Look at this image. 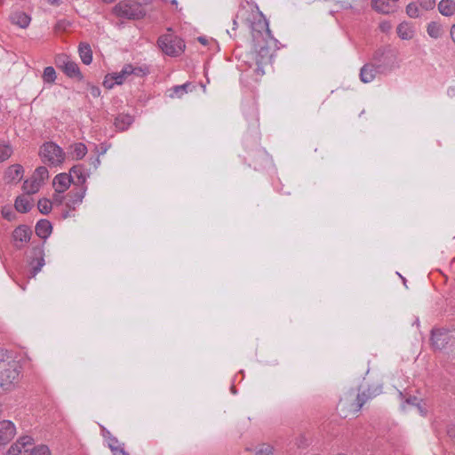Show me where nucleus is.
<instances>
[{
  "label": "nucleus",
  "instance_id": "obj_1",
  "mask_svg": "<svg viewBox=\"0 0 455 455\" xmlns=\"http://www.w3.org/2000/svg\"><path fill=\"white\" fill-rule=\"evenodd\" d=\"M238 22L243 23L251 28L254 41H258L259 37L263 36V34L270 36L268 22L258 7L252 4L247 2L240 6L233 20L234 26H237Z\"/></svg>",
  "mask_w": 455,
  "mask_h": 455
},
{
  "label": "nucleus",
  "instance_id": "obj_2",
  "mask_svg": "<svg viewBox=\"0 0 455 455\" xmlns=\"http://www.w3.org/2000/svg\"><path fill=\"white\" fill-rule=\"evenodd\" d=\"M20 377L19 362L0 350V387L4 391L12 390Z\"/></svg>",
  "mask_w": 455,
  "mask_h": 455
},
{
  "label": "nucleus",
  "instance_id": "obj_3",
  "mask_svg": "<svg viewBox=\"0 0 455 455\" xmlns=\"http://www.w3.org/2000/svg\"><path fill=\"white\" fill-rule=\"evenodd\" d=\"M39 156L44 164L50 166H58L64 162L66 155L59 145L48 141L40 147Z\"/></svg>",
  "mask_w": 455,
  "mask_h": 455
},
{
  "label": "nucleus",
  "instance_id": "obj_4",
  "mask_svg": "<svg viewBox=\"0 0 455 455\" xmlns=\"http://www.w3.org/2000/svg\"><path fill=\"white\" fill-rule=\"evenodd\" d=\"M113 13L119 18L135 20L143 17L144 12L139 3L129 0L120 1L113 8Z\"/></svg>",
  "mask_w": 455,
  "mask_h": 455
},
{
  "label": "nucleus",
  "instance_id": "obj_5",
  "mask_svg": "<svg viewBox=\"0 0 455 455\" xmlns=\"http://www.w3.org/2000/svg\"><path fill=\"white\" fill-rule=\"evenodd\" d=\"M158 45L161 50L169 56H177L185 49L183 40L172 35H164L160 36Z\"/></svg>",
  "mask_w": 455,
  "mask_h": 455
},
{
  "label": "nucleus",
  "instance_id": "obj_6",
  "mask_svg": "<svg viewBox=\"0 0 455 455\" xmlns=\"http://www.w3.org/2000/svg\"><path fill=\"white\" fill-rule=\"evenodd\" d=\"M55 64L70 78L82 80L83 76L76 61L66 54H60L55 58Z\"/></svg>",
  "mask_w": 455,
  "mask_h": 455
},
{
  "label": "nucleus",
  "instance_id": "obj_7",
  "mask_svg": "<svg viewBox=\"0 0 455 455\" xmlns=\"http://www.w3.org/2000/svg\"><path fill=\"white\" fill-rule=\"evenodd\" d=\"M392 71V65L389 63L388 66L383 64L369 63L365 64L360 72L361 81L364 84L372 82L377 74H387Z\"/></svg>",
  "mask_w": 455,
  "mask_h": 455
},
{
  "label": "nucleus",
  "instance_id": "obj_8",
  "mask_svg": "<svg viewBox=\"0 0 455 455\" xmlns=\"http://www.w3.org/2000/svg\"><path fill=\"white\" fill-rule=\"evenodd\" d=\"M34 444L35 441L31 436L22 435L10 446L6 455H29Z\"/></svg>",
  "mask_w": 455,
  "mask_h": 455
},
{
  "label": "nucleus",
  "instance_id": "obj_9",
  "mask_svg": "<svg viewBox=\"0 0 455 455\" xmlns=\"http://www.w3.org/2000/svg\"><path fill=\"white\" fill-rule=\"evenodd\" d=\"M132 71L131 64H126L120 72L108 74L103 81V85L108 89H112L116 84H122L132 75Z\"/></svg>",
  "mask_w": 455,
  "mask_h": 455
},
{
  "label": "nucleus",
  "instance_id": "obj_10",
  "mask_svg": "<svg viewBox=\"0 0 455 455\" xmlns=\"http://www.w3.org/2000/svg\"><path fill=\"white\" fill-rule=\"evenodd\" d=\"M15 424L8 419L0 420V446L5 447L16 435Z\"/></svg>",
  "mask_w": 455,
  "mask_h": 455
},
{
  "label": "nucleus",
  "instance_id": "obj_11",
  "mask_svg": "<svg viewBox=\"0 0 455 455\" xmlns=\"http://www.w3.org/2000/svg\"><path fill=\"white\" fill-rule=\"evenodd\" d=\"M452 332L445 329L433 330L431 343L435 349L441 350L450 342Z\"/></svg>",
  "mask_w": 455,
  "mask_h": 455
},
{
  "label": "nucleus",
  "instance_id": "obj_12",
  "mask_svg": "<svg viewBox=\"0 0 455 455\" xmlns=\"http://www.w3.org/2000/svg\"><path fill=\"white\" fill-rule=\"evenodd\" d=\"M32 253L33 258L29 262L32 267V271L29 275L30 278L35 277L36 274L39 273L42 267L44 266V253L43 248H34Z\"/></svg>",
  "mask_w": 455,
  "mask_h": 455
},
{
  "label": "nucleus",
  "instance_id": "obj_13",
  "mask_svg": "<svg viewBox=\"0 0 455 455\" xmlns=\"http://www.w3.org/2000/svg\"><path fill=\"white\" fill-rule=\"evenodd\" d=\"M86 187L82 186L78 191H71L67 196L66 206L72 211H75L79 206L85 196Z\"/></svg>",
  "mask_w": 455,
  "mask_h": 455
},
{
  "label": "nucleus",
  "instance_id": "obj_14",
  "mask_svg": "<svg viewBox=\"0 0 455 455\" xmlns=\"http://www.w3.org/2000/svg\"><path fill=\"white\" fill-rule=\"evenodd\" d=\"M72 183V178L69 174L67 173H60L56 175L53 179V188L55 193L63 194L66 190L68 189Z\"/></svg>",
  "mask_w": 455,
  "mask_h": 455
},
{
  "label": "nucleus",
  "instance_id": "obj_15",
  "mask_svg": "<svg viewBox=\"0 0 455 455\" xmlns=\"http://www.w3.org/2000/svg\"><path fill=\"white\" fill-rule=\"evenodd\" d=\"M103 436L106 439L108 446L111 450L113 455H129L124 449V443H120L109 431L104 429Z\"/></svg>",
  "mask_w": 455,
  "mask_h": 455
},
{
  "label": "nucleus",
  "instance_id": "obj_16",
  "mask_svg": "<svg viewBox=\"0 0 455 455\" xmlns=\"http://www.w3.org/2000/svg\"><path fill=\"white\" fill-rule=\"evenodd\" d=\"M396 2L393 0H371V8L381 14H389L395 11Z\"/></svg>",
  "mask_w": 455,
  "mask_h": 455
},
{
  "label": "nucleus",
  "instance_id": "obj_17",
  "mask_svg": "<svg viewBox=\"0 0 455 455\" xmlns=\"http://www.w3.org/2000/svg\"><path fill=\"white\" fill-rule=\"evenodd\" d=\"M24 169L20 164L9 166L4 173V180L7 183H18L23 177Z\"/></svg>",
  "mask_w": 455,
  "mask_h": 455
},
{
  "label": "nucleus",
  "instance_id": "obj_18",
  "mask_svg": "<svg viewBox=\"0 0 455 455\" xmlns=\"http://www.w3.org/2000/svg\"><path fill=\"white\" fill-rule=\"evenodd\" d=\"M340 7L344 10H352L355 14H360L367 7V0H342Z\"/></svg>",
  "mask_w": 455,
  "mask_h": 455
},
{
  "label": "nucleus",
  "instance_id": "obj_19",
  "mask_svg": "<svg viewBox=\"0 0 455 455\" xmlns=\"http://www.w3.org/2000/svg\"><path fill=\"white\" fill-rule=\"evenodd\" d=\"M11 22L20 28H27L30 22L31 17L23 11L13 12L10 16Z\"/></svg>",
  "mask_w": 455,
  "mask_h": 455
},
{
  "label": "nucleus",
  "instance_id": "obj_20",
  "mask_svg": "<svg viewBox=\"0 0 455 455\" xmlns=\"http://www.w3.org/2000/svg\"><path fill=\"white\" fill-rule=\"evenodd\" d=\"M396 33L402 40H411L415 36V28L411 22L403 21L396 28Z\"/></svg>",
  "mask_w": 455,
  "mask_h": 455
},
{
  "label": "nucleus",
  "instance_id": "obj_21",
  "mask_svg": "<svg viewBox=\"0 0 455 455\" xmlns=\"http://www.w3.org/2000/svg\"><path fill=\"white\" fill-rule=\"evenodd\" d=\"M33 205V200L30 198L29 195L27 194L18 196L14 203L15 209L22 213L29 212Z\"/></svg>",
  "mask_w": 455,
  "mask_h": 455
},
{
  "label": "nucleus",
  "instance_id": "obj_22",
  "mask_svg": "<svg viewBox=\"0 0 455 455\" xmlns=\"http://www.w3.org/2000/svg\"><path fill=\"white\" fill-rule=\"evenodd\" d=\"M12 235L15 243L23 244L30 240L31 230L26 226H20L14 229Z\"/></svg>",
  "mask_w": 455,
  "mask_h": 455
},
{
  "label": "nucleus",
  "instance_id": "obj_23",
  "mask_svg": "<svg viewBox=\"0 0 455 455\" xmlns=\"http://www.w3.org/2000/svg\"><path fill=\"white\" fill-rule=\"evenodd\" d=\"M52 227L49 220H41L36 225V234L43 239H46L52 233Z\"/></svg>",
  "mask_w": 455,
  "mask_h": 455
},
{
  "label": "nucleus",
  "instance_id": "obj_24",
  "mask_svg": "<svg viewBox=\"0 0 455 455\" xmlns=\"http://www.w3.org/2000/svg\"><path fill=\"white\" fill-rule=\"evenodd\" d=\"M69 176L72 180L76 179L78 183L84 185L89 177V173L82 165H75L71 168Z\"/></svg>",
  "mask_w": 455,
  "mask_h": 455
},
{
  "label": "nucleus",
  "instance_id": "obj_25",
  "mask_svg": "<svg viewBox=\"0 0 455 455\" xmlns=\"http://www.w3.org/2000/svg\"><path fill=\"white\" fill-rule=\"evenodd\" d=\"M87 147L82 142L74 143L70 146V155L73 159L81 160L87 154Z\"/></svg>",
  "mask_w": 455,
  "mask_h": 455
},
{
  "label": "nucleus",
  "instance_id": "obj_26",
  "mask_svg": "<svg viewBox=\"0 0 455 455\" xmlns=\"http://www.w3.org/2000/svg\"><path fill=\"white\" fill-rule=\"evenodd\" d=\"M78 52L84 64L89 65L92 61V52L88 44H80Z\"/></svg>",
  "mask_w": 455,
  "mask_h": 455
},
{
  "label": "nucleus",
  "instance_id": "obj_27",
  "mask_svg": "<svg viewBox=\"0 0 455 455\" xmlns=\"http://www.w3.org/2000/svg\"><path fill=\"white\" fill-rule=\"evenodd\" d=\"M42 186V184H40L37 180L31 177L29 180H26L24 181L22 188L25 194L30 196L37 193Z\"/></svg>",
  "mask_w": 455,
  "mask_h": 455
},
{
  "label": "nucleus",
  "instance_id": "obj_28",
  "mask_svg": "<svg viewBox=\"0 0 455 455\" xmlns=\"http://www.w3.org/2000/svg\"><path fill=\"white\" fill-rule=\"evenodd\" d=\"M133 117L130 115L121 114L115 121V125L118 130L124 131L132 124Z\"/></svg>",
  "mask_w": 455,
  "mask_h": 455
},
{
  "label": "nucleus",
  "instance_id": "obj_29",
  "mask_svg": "<svg viewBox=\"0 0 455 455\" xmlns=\"http://www.w3.org/2000/svg\"><path fill=\"white\" fill-rule=\"evenodd\" d=\"M439 12L444 16H451L455 12V4L452 0H442L438 4Z\"/></svg>",
  "mask_w": 455,
  "mask_h": 455
},
{
  "label": "nucleus",
  "instance_id": "obj_30",
  "mask_svg": "<svg viewBox=\"0 0 455 455\" xmlns=\"http://www.w3.org/2000/svg\"><path fill=\"white\" fill-rule=\"evenodd\" d=\"M427 32L431 38L438 39L443 36V29L440 23L435 22V21H431L427 25Z\"/></svg>",
  "mask_w": 455,
  "mask_h": 455
},
{
  "label": "nucleus",
  "instance_id": "obj_31",
  "mask_svg": "<svg viewBox=\"0 0 455 455\" xmlns=\"http://www.w3.org/2000/svg\"><path fill=\"white\" fill-rule=\"evenodd\" d=\"M375 64H383L384 66H388L390 63L392 65V70L397 67L396 65V58L392 53H383L379 58H374Z\"/></svg>",
  "mask_w": 455,
  "mask_h": 455
},
{
  "label": "nucleus",
  "instance_id": "obj_32",
  "mask_svg": "<svg viewBox=\"0 0 455 455\" xmlns=\"http://www.w3.org/2000/svg\"><path fill=\"white\" fill-rule=\"evenodd\" d=\"M32 177L43 185L49 178V172L45 166H39L35 170Z\"/></svg>",
  "mask_w": 455,
  "mask_h": 455
},
{
  "label": "nucleus",
  "instance_id": "obj_33",
  "mask_svg": "<svg viewBox=\"0 0 455 455\" xmlns=\"http://www.w3.org/2000/svg\"><path fill=\"white\" fill-rule=\"evenodd\" d=\"M12 152V148L9 142L0 141V163L9 159Z\"/></svg>",
  "mask_w": 455,
  "mask_h": 455
},
{
  "label": "nucleus",
  "instance_id": "obj_34",
  "mask_svg": "<svg viewBox=\"0 0 455 455\" xmlns=\"http://www.w3.org/2000/svg\"><path fill=\"white\" fill-rule=\"evenodd\" d=\"M405 12L411 19H417L421 16L420 5L419 3H410L405 8Z\"/></svg>",
  "mask_w": 455,
  "mask_h": 455
},
{
  "label": "nucleus",
  "instance_id": "obj_35",
  "mask_svg": "<svg viewBox=\"0 0 455 455\" xmlns=\"http://www.w3.org/2000/svg\"><path fill=\"white\" fill-rule=\"evenodd\" d=\"M381 392V387H376L374 392L371 393L368 396H365L364 393L358 394L357 395V403L355 409V411L357 412L360 411V409L363 407V403L367 401L368 398L371 397L372 395H377Z\"/></svg>",
  "mask_w": 455,
  "mask_h": 455
},
{
  "label": "nucleus",
  "instance_id": "obj_36",
  "mask_svg": "<svg viewBox=\"0 0 455 455\" xmlns=\"http://www.w3.org/2000/svg\"><path fill=\"white\" fill-rule=\"evenodd\" d=\"M43 80L45 84H53L55 81H56V78H57V75H56V71L55 69L49 66V67H46L44 69V73H43Z\"/></svg>",
  "mask_w": 455,
  "mask_h": 455
},
{
  "label": "nucleus",
  "instance_id": "obj_37",
  "mask_svg": "<svg viewBox=\"0 0 455 455\" xmlns=\"http://www.w3.org/2000/svg\"><path fill=\"white\" fill-rule=\"evenodd\" d=\"M37 208L43 214H48L52 208V203L46 198H42L37 203Z\"/></svg>",
  "mask_w": 455,
  "mask_h": 455
},
{
  "label": "nucleus",
  "instance_id": "obj_38",
  "mask_svg": "<svg viewBox=\"0 0 455 455\" xmlns=\"http://www.w3.org/2000/svg\"><path fill=\"white\" fill-rule=\"evenodd\" d=\"M51 451L47 445L40 444L31 447L29 455H51Z\"/></svg>",
  "mask_w": 455,
  "mask_h": 455
},
{
  "label": "nucleus",
  "instance_id": "obj_39",
  "mask_svg": "<svg viewBox=\"0 0 455 455\" xmlns=\"http://www.w3.org/2000/svg\"><path fill=\"white\" fill-rule=\"evenodd\" d=\"M189 86V84H184L181 85H177L172 89V92L170 93L171 98L174 97H181L183 94H185L188 92V87Z\"/></svg>",
  "mask_w": 455,
  "mask_h": 455
},
{
  "label": "nucleus",
  "instance_id": "obj_40",
  "mask_svg": "<svg viewBox=\"0 0 455 455\" xmlns=\"http://www.w3.org/2000/svg\"><path fill=\"white\" fill-rule=\"evenodd\" d=\"M132 75H135L137 76H144L148 74V68L147 67H133L131 65Z\"/></svg>",
  "mask_w": 455,
  "mask_h": 455
},
{
  "label": "nucleus",
  "instance_id": "obj_41",
  "mask_svg": "<svg viewBox=\"0 0 455 455\" xmlns=\"http://www.w3.org/2000/svg\"><path fill=\"white\" fill-rule=\"evenodd\" d=\"M419 4L420 8L428 11L432 10L435 6V0H420Z\"/></svg>",
  "mask_w": 455,
  "mask_h": 455
},
{
  "label": "nucleus",
  "instance_id": "obj_42",
  "mask_svg": "<svg viewBox=\"0 0 455 455\" xmlns=\"http://www.w3.org/2000/svg\"><path fill=\"white\" fill-rule=\"evenodd\" d=\"M70 27V22L66 20H59L55 25L56 31H65Z\"/></svg>",
  "mask_w": 455,
  "mask_h": 455
},
{
  "label": "nucleus",
  "instance_id": "obj_43",
  "mask_svg": "<svg viewBox=\"0 0 455 455\" xmlns=\"http://www.w3.org/2000/svg\"><path fill=\"white\" fill-rule=\"evenodd\" d=\"M379 28L381 32L387 33L392 28V24L388 20H383L379 23Z\"/></svg>",
  "mask_w": 455,
  "mask_h": 455
},
{
  "label": "nucleus",
  "instance_id": "obj_44",
  "mask_svg": "<svg viewBox=\"0 0 455 455\" xmlns=\"http://www.w3.org/2000/svg\"><path fill=\"white\" fill-rule=\"evenodd\" d=\"M417 403H419L418 398L415 396H411V397H409L408 399H406L405 403L403 404L402 408H403V410H406L407 405H411V406L416 407Z\"/></svg>",
  "mask_w": 455,
  "mask_h": 455
},
{
  "label": "nucleus",
  "instance_id": "obj_45",
  "mask_svg": "<svg viewBox=\"0 0 455 455\" xmlns=\"http://www.w3.org/2000/svg\"><path fill=\"white\" fill-rule=\"evenodd\" d=\"M272 452V448L268 445H262L258 451V455H270Z\"/></svg>",
  "mask_w": 455,
  "mask_h": 455
},
{
  "label": "nucleus",
  "instance_id": "obj_46",
  "mask_svg": "<svg viewBox=\"0 0 455 455\" xmlns=\"http://www.w3.org/2000/svg\"><path fill=\"white\" fill-rule=\"evenodd\" d=\"M89 93L93 98H98L100 96V89L98 86L95 85H90L89 86Z\"/></svg>",
  "mask_w": 455,
  "mask_h": 455
},
{
  "label": "nucleus",
  "instance_id": "obj_47",
  "mask_svg": "<svg viewBox=\"0 0 455 455\" xmlns=\"http://www.w3.org/2000/svg\"><path fill=\"white\" fill-rule=\"evenodd\" d=\"M2 215L4 219L11 220L12 219V212L10 209L4 208L2 210Z\"/></svg>",
  "mask_w": 455,
  "mask_h": 455
},
{
  "label": "nucleus",
  "instance_id": "obj_48",
  "mask_svg": "<svg viewBox=\"0 0 455 455\" xmlns=\"http://www.w3.org/2000/svg\"><path fill=\"white\" fill-rule=\"evenodd\" d=\"M63 199H64V196H62V194L55 193V195L53 196V201L55 204H62Z\"/></svg>",
  "mask_w": 455,
  "mask_h": 455
},
{
  "label": "nucleus",
  "instance_id": "obj_49",
  "mask_svg": "<svg viewBox=\"0 0 455 455\" xmlns=\"http://www.w3.org/2000/svg\"><path fill=\"white\" fill-rule=\"evenodd\" d=\"M262 64V60H257V68L255 69L256 73L259 75V76H262L264 74V71L261 68V65Z\"/></svg>",
  "mask_w": 455,
  "mask_h": 455
},
{
  "label": "nucleus",
  "instance_id": "obj_50",
  "mask_svg": "<svg viewBox=\"0 0 455 455\" xmlns=\"http://www.w3.org/2000/svg\"><path fill=\"white\" fill-rule=\"evenodd\" d=\"M416 409L421 416H425L427 414L426 409H424L419 403H417Z\"/></svg>",
  "mask_w": 455,
  "mask_h": 455
},
{
  "label": "nucleus",
  "instance_id": "obj_51",
  "mask_svg": "<svg viewBox=\"0 0 455 455\" xmlns=\"http://www.w3.org/2000/svg\"><path fill=\"white\" fill-rule=\"evenodd\" d=\"M451 37L455 44V24L451 26V31H450Z\"/></svg>",
  "mask_w": 455,
  "mask_h": 455
},
{
  "label": "nucleus",
  "instance_id": "obj_52",
  "mask_svg": "<svg viewBox=\"0 0 455 455\" xmlns=\"http://www.w3.org/2000/svg\"><path fill=\"white\" fill-rule=\"evenodd\" d=\"M198 41H199L202 44H204V45H205V44H207V42H208V39H207V38H205V37L200 36V37H198Z\"/></svg>",
  "mask_w": 455,
  "mask_h": 455
},
{
  "label": "nucleus",
  "instance_id": "obj_53",
  "mask_svg": "<svg viewBox=\"0 0 455 455\" xmlns=\"http://www.w3.org/2000/svg\"><path fill=\"white\" fill-rule=\"evenodd\" d=\"M70 211H71V210L64 212L62 213V218H63V219H67V218H68V217H71L72 215L70 214Z\"/></svg>",
  "mask_w": 455,
  "mask_h": 455
},
{
  "label": "nucleus",
  "instance_id": "obj_54",
  "mask_svg": "<svg viewBox=\"0 0 455 455\" xmlns=\"http://www.w3.org/2000/svg\"><path fill=\"white\" fill-rule=\"evenodd\" d=\"M92 164H93L94 167L97 168L100 164V158L99 157L95 158Z\"/></svg>",
  "mask_w": 455,
  "mask_h": 455
},
{
  "label": "nucleus",
  "instance_id": "obj_55",
  "mask_svg": "<svg viewBox=\"0 0 455 455\" xmlns=\"http://www.w3.org/2000/svg\"><path fill=\"white\" fill-rule=\"evenodd\" d=\"M260 52H266V53H267V52H268V49H267V48H266V47H261V48H260Z\"/></svg>",
  "mask_w": 455,
  "mask_h": 455
},
{
  "label": "nucleus",
  "instance_id": "obj_56",
  "mask_svg": "<svg viewBox=\"0 0 455 455\" xmlns=\"http://www.w3.org/2000/svg\"><path fill=\"white\" fill-rule=\"evenodd\" d=\"M397 275L402 278L403 284L406 286V279L403 276H402L399 273H397Z\"/></svg>",
  "mask_w": 455,
  "mask_h": 455
},
{
  "label": "nucleus",
  "instance_id": "obj_57",
  "mask_svg": "<svg viewBox=\"0 0 455 455\" xmlns=\"http://www.w3.org/2000/svg\"><path fill=\"white\" fill-rule=\"evenodd\" d=\"M171 2H172V4H175V5H177V4H178L177 0H172Z\"/></svg>",
  "mask_w": 455,
  "mask_h": 455
},
{
  "label": "nucleus",
  "instance_id": "obj_58",
  "mask_svg": "<svg viewBox=\"0 0 455 455\" xmlns=\"http://www.w3.org/2000/svg\"><path fill=\"white\" fill-rule=\"evenodd\" d=\"M450 91H451V93H455V89L454 88L451 89Z\"/></svg>",
  "mask_w": 455,
  "mask_h": 455
},
{
  "label": "nucleus",
  "instance_id": "obj_59",
  "mask_svg": "<svg viewBox=\"0 0 455 455\" xmlns=\"http://www.w3.org/2000/svg\"><path fill=\"white\" fill-rule=\"evenodd\" d=\"M4 0H0V5H2L4 4Z\"/></svg>",
  "mask_w": 455,
  "mask_h": 455
},
{
  "label": "nucleus",
  "instance_id": "obj_60",
  "mask_svg": "<svg viewBox=\"0 0 455 455\" xmlns=\"http://www.w3.org/2000/svg\"><path fill=\"white\" fill-rule=\"evenodd\" d=\"M3 448H4L3 446H0V451H1Z\"/></svg>",
  "mask_w": 455,
  "mask_h": 455
}]
</instances>
